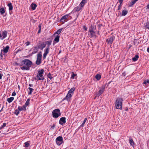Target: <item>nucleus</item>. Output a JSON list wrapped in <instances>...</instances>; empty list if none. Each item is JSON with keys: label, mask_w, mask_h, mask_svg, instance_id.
Listing matches in <instances>:
<instances>
[{"label": "nucleus", "mask_w": 149, "mask_h": 149, "mask_svg": "<svg viewBox=\"0 0 149 149\" xmlns=\"http://www.w3.org/2000/svg\"><path fill=\"white\" fill-rule=\"evenodd\" d=\"M32 64V62L29 60L24 59L21 62L20 68L23 70H29Z\"/></svg>", "instance_id": "f257e3e1"}, {"label": "nucleus", "mask_w": 149, "mask_h": 149, "mask_svg": "<svg viewBox=\"0 0 149 149\" xmlns=\"http://www.w3.org/2000/svg\"><path fill=\"white\" fill-rule=\"evenodd\" d=\"M123 100L121 98H118L116 99L115 103L116 109H122V103Z\"/></svg>", "instance_id": "f03ea898"}, {"label": "nucleus", "mask_w": 149, "mask_h": 149, "mask_svg": "<svg viewBox=\"0 0 149 149\" xmlns=\"http://www.w3.org/2000/svg\"><path fill=\"white\" fill-rule=\"evenodd\" d=\"M44 72V70L43 69H42L40 70H38L36 76V78L35 79H37V80H43L44 79V77H43Z\"/></svg>", "instance_id": "7ed1b4c3"}, {"label": "nucleus", "mask_w": 149, "mask_h": 149, "mask_svg": "<svg viewBox=\"0 0 149 149\" xmlns=\"http://www.w3.org/2000/svg\"><path fill=\"white\" fill-rule=\"evenodd\" d=\"M61 113L59 109H56L53 111L52 112V115L53 118H57L60 116Z\"/></svg>", "instance_id": "20e7f679"}, {"label": "nucleus", "mask_w": 149, "mask_h": 149, "mask_svg": "<svg viewBox=\"0 0 149 149\" xmlns=\"http://www.w3.org/2000/svg\"><path fill=\"white\" fill-rule=\"evenodd\" d=\"M42 55L41 52H39L37 55V58L36 63L37 65H40L42 62Z\"/></svg>", "instance_id": "39448f33"}, {"label": "nucleus", "mask_w": 149, "mask_h": 149, "mask_svg": "<svg viewBox=\"0 0 149 149\" xmlns=\"http://www.w3.org/2000/svg\"><path fill=\"white\" fill-rule=\"evenodd\" d=\"M115 38V37L114 36H112L109 37L106 40V42L107 43V44L110 45L112 44Z\"/></svg>", "instance_id": "423d86ee"}, {"label": "nucleus", "mask_w": 149, "mask_h": 149, "mask_svg": "<svg viewBox=\"0 0 149 149\" xmlns=\"http://www.w3.org/2000/svg\"><path fill=\"white\" fill-rule=\"evenodd\" d=\"M70 13L63 16L60 19V21L63 23H64L67 22L68 20V18L70 16Z\"/></svg>", "instance_id": "0eeeda50"}, {"label": "nucleus", "mask_w": 149, "mask_h": 149, "mask_svg": "<svg viewBox=\"0 0 149 149\" xmlns=\"http://www.w3.org/2000/svg\"><path fill=\"white\" fill-rule=\"evenodd\" d=\"M56 141L57 145L60 146L63 143V138L62 136H59L56 139Z\"/></svg>", "instance_id": "6e6552de"}, {"label": "nucleus", "mask_w": 149, "mask_h": 149, "mask_svg": "<svg viewBox=\"0 0 149 149\" xmlns=\"http://www.w3.org/2000/svg\"><path fill=\"white\" fill-rule=\"evenodd\" d=\"M72 95L70 93L68 92L66 96L63 99V100H66L69 102L70 100V99L72 96Z\"/></svg>", "instance_id": "1a4fd4ad"}, {"label": "nucleus", "mask_w": 149, "mask_h": 149, "mask_svg": "<svg viewBox=\"0 0 149 149\" xmlns=\"http://www.w3.org/2000/svg\"><path fill=\"white\" fill-rule=\"evenodd\" d=\"M105 86H102L101 89L99 90L98 92L96 94V96L99 97L102 94L104 91Z\"/></svg>", "instance_id": "9d476101"}, {"label": "nucleus", "mask_w": 149, "mask_h": 149, "mask_svg": "<svg viewBox=\"0 0 149 149\" xmlns=\"http://www.w3.org/2000/svg\"><path fill=\"white\" fill-rule=\"evenodd\" d=\"M66 123V118L63 117L61 118L59 121V123L61 125H63Z\"/></svg>", "instance_id": "9b49d317"}, {"label": "nucleus", "mask_w": 149, "mask_h": 149, "mask_svg": "<svg viewBox=\"0 0 149 149\" xmlns=\"http://www.w3.org/2000/svg\"><path fill=\"white\" fill-rule=\"evenodd\" d=\"M89 34L88 35L90 38H92L94 36H96L95 34L96 33L95 31H88Z\"/></svg>", "instance_id": "f8f14e48"}, {"label": "nucleus", "mask_w": 149, "mask_h": 149, "mask_svg": "<svg viewBox=\"0 0 149 149\" xmlns=\"http://www.w3.org/2000/svg\"><path fill=\"white\" fill-rule=\"evenodd\" d=\"M39 48L38 47L36 46L33 47V51L32 52V54H34L37 53L38 51Z\"/></svg>", "instance_id": "ddd939ff"}, {"label": "nucleus", "mask_w": 149, "mask_h": 149, "mask_svg": "<svg viewBox=\"0 0 149 149\" xmlns=\"http://www.w3.org/2000/svg\"><path fill=\"white\" fill-rule=\"evenodd\" d=\"M46 44L44 42H43L42 43L39 45L38 47L39 49H40L42 50L43 49L46 47Z\"/></svg>", "instance_id": "4468645a"}, {"label": "nucleus", "mask_w": 149, "mask_h": 149, "mask_svg": "<svg viewBox=\"0 0 149 149\" xmlns=\"http://www.w3.org/2000/svg\"><path fill=\"white\" fill-rule=\"evenodd\" d=\"M5 13V10L3 7L1 6L0 8V13L3 16H6V15L4 14Z\"/></svg>", "instance_id": "2eb2a0df"}, {"label": "nucleus", "mask_w": 149, "mask_h": 149, "mask_svg": "<svg viewBox=\"0 0 149 149\" xmlns=\"http://www.w3.org/2000/svg\"><path fill=\"white\" fill-rule=\"evenodd\" d=\"M49 51V50L46 49H44V53L43 54V59H45L46 58L47 55L48 54Z\"/></svg>", "instance_id": "dca6fc26"}, {"label": "nucleus", "mask_w": 149, "mask_h": 149, "mask_svg": "<svg viewBox=\"0 0 149 149\" xmlns=\"http://www.w3.org/2000/svg\"><path fill=\"white\" fill-rule=\"evenodd\" d=\"M26 107L24 105L22 107H20L19 106L18 107V109L19 111H26Z\"/></svg>", "instance_id": "f3484780"}, {"label": "nucleus", "mask_w": 149, "mask_h": 149, "mask_svg": "<svg viewBox=\"0 0 149 149\" xmlns=\"http://www.w3.org/2000/svg\"><path fill=\"white\" fill-rule=\"evenodd\" d=\"M9 49V46L8 45H7L6 46V47L3 48V51L4 53H6L8 52ZM1 51H2V50H1Z\"/></svg>", "instance_id": "a211bd4d"}, {"label": "nucleus", "mask_w": 149, "mask_h": 149, "mask_svg": "<svg viewBox=\"0 0 149 149\" xmlns=\"http://www.w3.org/2000/svg\"><path fill=\"white\" fill-rule=\"evenodd\" d=\"M87 1L88 0H82L80 4V6L81 7H83L86 4V3L87 2Z\"/></svg>", "instance_id": "6ab92c4d"}, {"label": "nucleus", "mask_w": 149, "mask_h": 149, "mask_svg": "<svg viewBox=\"0 0 149 149\" xmlns=\"http://www.w3.org/2000/svg\"><path fill=\"white\" fill-rule=\"evenodd\" d=\"M7 32L6 31H4L2 32V34L3 39L7 37Z\"/></svg>", "instance_id": "aec40b11"}, {"label": "nucleus", "mask_w": 149, "mask_h": 149, "mask_svg": "<svg viewBox=\"0 0 149 149\" xmlns=\"http://www.w3.org/2000/svg\"><path fill=\"white\" fill-rule=\"evenodd\" d=\"M95 29L96 26H95L94 25L91 24L89 28L88 31H95Z\"/></svg>", "instance_id": "412c9836"}, {"label": "nucleus", "mask_w": 149, "mask_h": 149, "mask_svg": "<svg viewBox=\"0 0 149 149\" xmlns=\"http://www.w3.org/2000/svg\"><path fill=\"white\" fill-rule=\"evenodd\" d=\"M7 6L8 7V10L9 11L13 10V6L11 3H8L7 4Z\"/></svg>", "instance_id": "4be33fe9"}, {"label": "nucleus", "mask_w": 149, "mask_h": 149, "mask_svg": "<svg viewBox=\"0 0 149 149\" xmlns=\"http://www.w3.org/2000/svg\"><path fill=\"white\" fill-rule=\"evenodd\" d=\"M37 6V5L34 3H32L31 5V8L32 10H35Z\"/></svg>", "instance_id": "5701e85b"}, {"label": "nucleus", "mask_w": 149, "mask_h": 149, "mask_svg": "<svg viewBox=\"0 0 149 149\" xmlns=\"http://www.w3.org/2000/svg\"><path fill=\"white\" fill-rule=\"evenodd\" d=\"M63 29V28H61L57 30V31L56 32H55L54 33V36L56 34H57V35H59Z\"/></svg>", "instance_id": "b1692460"}, {"label": "nucleus", "mask_w": 149, "mask_h": 149, "mask_svg": "<svg viewBox=\"0 0 149 149\" xmlns=\"http://www.w3.org/2000/svg\"><path fill=\"white\" fill-rule=\"evenodd\" d=\"M129 141L130 143V145L133 146L135 144L134 143V142L133 141V140L131 138H130L129 139Z\"/></svg>", "instance_id": "393cba45"}, {"label": "nucleus", "mask_w": 149, "mask_h": 149, "mask_svg": "<svg viewBox=\"0 0 149 149\" xmlns=\"http://www.w3.org/2000/svg\"><path fill=\"white\" fill-rule=\"evenodd\" d=\"M60 37V36L59 35H57L55 38L54 41L56 42L57 43L59 42V38Z\"/></svg>", "instance_id": "a878e982"}, {"label": "nucleus", "mask_w": 149, "mask_h": 149, "mask_svg": "<svg viewBox=\"0 0 149 149\" xmlns=\"http://www.w3.org/2000/svg\"><path fill=\"white\" fill-rule=\"evenodd\" d=\"M128 13L127 10H122V16H125Z\"/></svg>", "instance_id": "bb28decb"}, {"label": "nucleus", "mask_w": 149, "mask_h": 149, "mask_svg": "<svg viewBox=\"0 0 149 149\" xmlns=\"http://www.w3.org/2000/svg\"><path fill=\"white\" fill-rule=\"evenodd\" d=\"M82 7H80L79 6H77V7H75L74 9V10L76 11H80L82 8Z\"/></svg>", "instance_id": "cd10ccee"}, {"label": "nucleus", "mask_w": 149, "mask_h": 149, "mask_svg": "<svg viewBox=\"0 0 149 149\" xmlns=\"http://www.w3.org/2000/svg\"><path fill=\"white\" fill-rule=\"evenodd\" d=\"M139 58V56L137 54H136L134 57L132 58V60L134 61H137Z\"/></svg>", "instance_id": "c85d7f7f"}, {"label": "nucleus", "mask_w": 149, "mask_h": 149, "mask_svg": "<svg viewBox=\"0 0 149 149\" xmlns=\"http://www.w3.org/2000/svg\"><path fill=\"white\" fill-rule=\"evenodd\" d=\"M28 90H29V92L28 95H31L32 93L33 92V91L34 90V89L31 88L29 87L27 88Z\"/></svg>", "instance_id": "c756f323"}, {"label": "nucleus", "mask_w": 149, "mask_h": 149, "mask_svg": "<svg viewBox=\"0 0 149 149\" xmlns=\"http://www.w3.org/2000/svg\"><path fill=\"white\" fill-rule=\"evenodd\" d=\"M14 99V98L13 97H11L7 99V101L8 103H10L12 102Z\"/></svg>", "instance_id": "7c9ffc66"}, {"label": "nucleus", "mask_w": 149, "mask_h": 149, "mask_svg": "<svg viewBox=\"0 0 149 149\" xmlns=\"http://www.w3.org/2000/svg\"><path fill=\"white\" fill-rule=\"evenodd\" d=\"M95 78L97 80H99L101 78V76L100 74H97L95 76Z\"/></svg>", "instance_id": "2f4dec72"}, {"label": "nucleus", "mask_w": 149, "mask_h": 149, "mask_svg": "<svg viewBox=\"0 0 149 149\" xmlns=\"http://www.w3.org/2000/svg\"><path fill=\"white\" fill-rule=\"evenodd\" d=\"M77 75V74H75L73 72H72L71 77H70V79H74V77Z\"/></svg>", "instance_id": "473e14b6"}, {"label": "nucleus", "mask_w": 149, "mask_h": 149, "mask_svg": "<svg viewBox=\"0 0 149 149\" xmlns=\"http://www.w3.org/2000/svg\"><path fill=\"white\" fill-rule=\"evenodd\" d=\"M75 91V88L74 87H73L72 88H71L70 90H69L68 92H69L70 93H71L72 94H73V93Z\"/></svg>", "instance_id": "72a5a7b5"}, {"label": "nucleus", "mask_w": 149, "mask_h": 149, "mask_svg": "<svg viewBox=\"0 0 149 149\" xmlns=\"http://www.w3.org/2000/svg\"><path fill=\"white\" fill-rule=\"evenodd\" d=\"M30 100V99H28L27 100L26 103H25V104L24 105L26 107L27 106H28L29 104Z\"/></svg>", "instance_id": "f704fd0d"}, {"label": "nucleus", "mask_w": 149, "mask_h": 149, "mask_svg": "<svg viewBox=\"0 0 149 149\" xmlns=\"http://www.w3.org/2000/svg\"><path fill=\"white\" fill-rule=\"evenodd\" d=\"M136 3V2L133 0L130 3V4L129 5V7H132Z\"/></svg>", "instance_id": "c9c22d12"}, {"label": "nucleus", "mask_w": 149, "mask_h": 149, "mask_svg": "<svg viewBox=\"0 0 149 149\" xmlns=\"http://www.w3.org/2000/svg\"><path fill=\"white\" fill-rule=\"evenodd\" d=\"M30 141H28L27 142L24 143V144L25 145L24 147H28L30 145V143H29Z\"/></svg>", "instance_id": "e433bc0d"}, {"label": "nucleus", "mask_w": 149, "mask_h": 149, "mask_svg": "<svg viewBox=\"0 0 149 149\" xmlns=\"http://www.w3.org/2000/svg\"><path fill=\"white\" fill-rule=\"evenodd\" d=\"M52 41L51 40L47 41L45 42V44L49 46H50L52 44Z\"/></svg>", "instance_id": "4c0bfd02"}, {"label": "nucleus", "mask_w": 149, "mask_h": 149, "mask_svg": "<svg viewBox=\"0 0 149 149\" xmlns=\"http://www.w3.org/2000/svg\"><path fill=\"white\" fill-rule=\"evenodd\" d=\"M145 27L146 28L149 30V21H148L146 22Z\"/></svg>", "instance_id": "58836bf2"}, {"label": "nucleus", "mask_w": 149, "mask_h": 149, "mask_svg": "<svg viewBox=\"0 0 149 149\" xmlns=\"http://www.w3.org/2000/svg\"><path fill=\"white\" fill-rule=\"evenodd\" d=\"M19 110L18 109H16L15 110L14 113L16 116H18L19 113Z\"/></svg>", "instance_id": "ea45409f"}, {"label": "nucleus", "mask_w": 149, "mask_h": 149, "mask_svg": "<svg viewBox=\"0 0 149 149\" xmlns=\"http://www.w3.org/2000/svg\"><path fill=\"white\" fill-rule=\"evenodd\" d=\"M6 123H4L3 125H2L1 127H0V130L4 128V127H6Z\"/></svg>", "instance_id": "a19ab883"}, {"label": "nucleus", "mask_w": 149, "mask_h": 149, "mask_svg": "<svg viewBox=\"0 0 149 149\" xmlns=\"http://www.w3.org/2000/svg\"><path fill=\"white\" fill-rule=\"evenodd\" d=\"M87 120V118H84V121L82 124H81V126H84V125L85 124V122Z\"/></svg>", "instance_id": "79ce46f5"}, {"label": "nucleus", "mask_w": 149, "mask_h": 149, "mask_svg": "<svg viewBox=\"0 0 149 149\" xmlns=\"http://www.w3.org/2000/svg\"><path fill=\"white\" fill-rule=\"evenodd\" d=\"M149 83V80L147 79V80H145L143 82V84L146 85L147 84H148Z\"/></svg>", "instance_id": "37998d69"}, {"label": "nucleus", "mask_w": 149, "mask_h": 149, "mask_svg": "<svg viewBox=\"0 0 149 149\" xmlns=\"http://www.w3.org/2000/svg\"><path fill=\"white\" fill-rule=\"evenodd\" d=\"M51 127L50 128L51 130H53L54 129V128L56 127V124H54L52 126H50Z\"/></svg>", "instance_id": "c03bdc74"}, {"label": "nucleus", "mask_w": 149, "mask_h": 149, "mask_svg": "<svg viewBox=\"0 0 149 149\" xmlns=\"http://www.w3.org/2000/svg\"><path fill=\"white\" fill-rule=\"evenodd\" d=\"M47 77L50 79H52L53 77L52 76L51 74L50 73H49L47 75Z\"/></svg>", "instance_id": "a18cd8bd"}, {"label": "nucleus", "mask_w": 149, "mask_h": 149, "mask_svg": "<svg viewBox=\"0 0 149 149\" xmlns=\"http://www.w3.org/2000/svg\"><path fill=\"white\" fill-rule=\"evenodd\" d=\"M121 6H122V5L120 4L119 5V6H118V11L121 9Z\"/></svg>", "instance_id": "49530a36"}, {"label": "nucleus", "mask_w": 149, "mask_h": 149, "mask_svg": "<svg viewBox=\"0 0 149 149\" xmlns=\"http://www.w3.org/2000/svg\"><path fill=\"white\" fill-rule=\"evenodd\" d=\"M102 26V24H99L97 26V27L98 28V29L100 30L101 27Z\"/></svg>", "instance_id": "de8ad7c7"}, {"label": "nucleus", "mask_w": 149, "mask_h": 149, "mask_svg": "<svg viewBox=\"0 0 149 149\" xmlns=\"http://www.w3.org/2000/svg\"><path fill=\"white\" fill-rule=\"evenodd\" d=\"M15 65L16 66H21V63H20L15 62Z\"/></svg>", "instance_id": "09e8293b"}, {"label": "nucleus", "mask_w": 149, "mask_h": 149, "mask_svg": "<svg viewBox=\"0 0 149 149\" xmlns=\"http://www.w3.org/2000/svg\"><path fill=\"white\" fill-rule=\"evenodd\" d=\"M0 39L3 40V38L2 36V33H1V31H0Z\"/></svg>", "instance_id": "8fccbe9b"}, {"label": "nucleus", "mask_w": 149, "mask_h": 149, "mask_svg": "<svg viewBox=\"0 0 149 149\" xmlns=\"http://www.w3.org/2000/svg\"><path fill=\"white\" fill-rule=\"evenodd\" d=\"M16 95V93L15 92V91L13 92L12 94V96H14Z\"/></svg>", "instance_id": "3c124183"}, {"label": "nucleus", "mask_w": 149, "mask_h": 149, "mask_svg": "<svg viewBox=\"0 0 149 149\" xmlns=\"http://www.w3.org/2000/svg\"><path fill=\"white\" fill-rule=\"evenodd\" d=\"M83 28L84 29V30L86 31H87V30L88 28L87 27H86V26L85 25L83 26Z\"/></svg>", "instance_id": "603ef678"}, {"label": "nucleus", "mask_w": 149, "mask_h": 149, "mask_svg": "<svg viewBox=\"0 0 149 149\" xmlns=\"http://www.w3.org/2000/svg\"><path fill=\"white\" fill-rule=\"evenodd\" d=\"M25 44H26V46H28L30 45V42H29V41H27L26 42Z\"/></svg>", "instance_id": "864d4df0"}, {"label": "nucleus", "mask_w": 149, "mask_h": 149, "mask_svg": "<svg viewBox=\"0 0 149 149\" xmlns=\"http://www.w3.org/2000/svg\"><path fill=\"white\" fill-rule=\"evenodd\" d=\"M123 0H118V1L120 3V4H121L123 2Z\"/></svg>", "instance_id": "5fc2aeb1"}, {"label": "nucleus", "mask_w": 149, "mask_h": 149, "mask_svg": "<svg viewBox=\"0 0 149 149\" xmlns=\"http://www.w3.org/2000/svg\"><path fill=\"white\" fill-rule=\"evenodd\" d=\"M49 49H50V46H49L47 45V46L46 48L45 49H46L48 50H49Z\"/></svg>", "instance_id": "6e6d98bb"}, {"label": "nucleus", "mask_w": 149, "mask_h": 149, "mask_svg": "<svg viewBox=\"0 0 149 149\" xmlns=\"http://www.w3.org/2000/svg\"><path fill=\"white\" fill-rule=\"evenodd\" d=\"M38 27L39 29L41 30V24H39L38 25Z\"/></svg>", "instance_id": "4d7b16f0"}, {"label": "nucleus", "mask_w": 149, "mask_h": 149, "mask_svg": "<svg viewBox=\"0 0 149 149\" xmlns=\"http://www.w3.org/2000/svg\"><path fill=\"white\" fill-rule=\"evenodd\" d=\"M29 86L31 87H33V85L32 84H29Z\"/></svg>", "instance_id": "13d9d810"}, {"label": "nucleus", "mask_w": 149, "mask_h": 149, "mask_svg": "<svg viewBox=\"0 0 149 149\" xmlns=\"http://www.w3.org/2000/svg\"><path fill=\"white\" fill-rule=\"evenodd\" d=\"M9 12L10 15H11L13 14L12 10H10V11H9Z\"/></svg>", "instance_id": "bf43d9fd"}, {"label": "nucleus", "mask_w": 149, "mask_h": 149, "mask_svg": "<svg viewBox=\"0 0 149 149\" xmlns=\"http://www.w3.org/2000/svg\"><path fill=\"white\" fill-rule=\"evenodd\" d=\"M126 75V72H123L122 73V75L123 76H125Z\"/></svg>", "instance_id": "052dcab7"}, {"label": "nucleus", "mask_w": 149, "mask_h": 149, "mask_svg": "<svg viewBox=\"0 0 149 149\" xmlns=\"http://www.w3.org/2000/svg\"><path fill=\"white\" fill-rule=\"evenodd\" d=\"M128 109L127 108H126L125 109V111H128Z\"/></svg>", "instance_id": "680f3d73"}, {"label": "nucleus", "mask_w": 149, "mask_h": 149, "mask_svg": "<svg viewBox=\"0 0 149 149\" xmlns=\"http://www.w3.org/2000/svg\"><path fill=\"white\" fill-rule=\"evenodd\" d=\"M3 107H4V106H3L2 107V109H1V110H0V111L1 112V111H3Z\"/></svg>", "instance_id": "e2e57ef3"}, {"label": "nucleus", "mask_w": 149, "mask_h": 149, "mask_svg": "<svg viewBox=\"0 0 149 149\" xmlns=\"http://www.w3.org/2000/svg\"><path fill=\"white\" fill-rule=\"evenodd\" d=\"M84 126H81V125L78 128V130L81 129V127H83Z\"/></svg>", "instance_id": "0e129e2a"}, {"label": "nucleus", "mask_w": 149, "mask_h": 149, "mask_svg": "<svg viewBox=\"0 0 149 149\" xmlns=\"http://www.w3.org/2000/svg\"><path fill=\"white\" fill-rule=\"evenodd\" d=\"M147 52H148L149 53V47H148L147 48Z\"/></svg>", "instance_id": "69168bd1"}, {"label": "nucleus", "mask_w": 149, "mask_h": 149, "mask_svg": "<svg viewBox=\"0 0 149 149\" xmlns=\"http://www.w3.org/2000/svg\"><path fill=\"white\" fill-rule=\"evenodd\" d=\"M41 30L40 29H39L38 30V33H40L41 32Z\"/></svg>", "instance_id": "338daca9"}, {"label": "nucleus", "mask_w": 149, "mask_h": 149, "mask_svg": "<svg viewBox=\"0 0 149 149\" xmlns=\"http://www.w3.org/2000/svg\"><path fill=\"white\" fill-rule=\"evenodd\" d=\"M147 9H149V4L147 5Z\"/></svg>", "instance_id": "774afa93"}]
</instances>
